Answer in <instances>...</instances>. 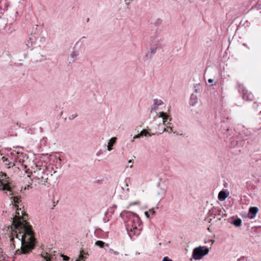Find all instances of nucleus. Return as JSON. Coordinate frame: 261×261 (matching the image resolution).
Here are the masks:
<instances>
[{
    "label": "nucleus",
    "instance_id": "obj_25",
    "mask_svg": "<svg viewBox=\"0 0 261 261\" xmlns=\"http://www.w3.org/2000/svg\"><path fill=\"white\" fill-rule=\"evenodd\" d=\"M162 261H172V260L171 259H170L168 257L166 256L163 258Z\"/></svg>",
    "mask_w": 261,
    "mask_h": 261
},
{
    "label": "nucleus",
    "instance_id": "obj_17",
    "mask_svg": "<svg viewBox=\"0 0 261 261\" xmlns=\"http://www.w3.org/2000/svg\"><path fill=\"white\" fill-rule=\"evenodd\" d=\"M232 224L235 225L236 226L239 227L242 224V220L241 219L238 218L234 221H233L232 223Z\"/></svg>",
    "mask_w": 261,
    "mask_h": 261
},
{
    "label": "nucleus",
    "instance_id": "obj_12",
    "mask_svg": "<svg viewBox=\"0 0 261 261\" xmlns=\"http://www.w3.org/2000/svg\"><path fill=\"white\" fill-rule=\"evenodd\" d=\"M12 202L14 204L13 206L14 208L18 207V205H17V203H19V202L21 201L20 199V197H19L18 196H13V197H12Z\"/></svg>",
    "mask_w": 261,
    "mask_h": 261
},
{
    "label": "nucleus",
    "instance_id": "obj_4",
    "mask_svg": "<svg viewBox=\"0 0 261 261\" xmlns=\"http://www.w3.org/2000/svg\"><path fill=\"white\" fill-rule=\"evenodd\" d=\"M22 156V153H19L15 151H12L10 154L8 155V158L3 156L2 160L3 162H5L8 160L9 163H6V165L9 166V168L15 166L16 163L17 162L21 163V157Z\"/></svg>",
    "mask_w": 261,
    "mask_h": 261
},
{
    "label": "nucleus",
    "instance_id": "obj_28",
    "mask_svg": "<svg viewBox=\"0 0 261 261\" xmlns=\"http://www.w3.org/2000/svg\"><path fill=\"white\" fill-rule=\"evenodd\" d=\"M140 138V134H138V135L135 136L134 137V139H138V138Z\"/></svg>",
    "mask_w": 261,
    "mask_h": 261
},
{
    "label": "nucleus",
    "instance_id": "obj_34",
    "mask_svg": "<svg viewBox=\"0 0 261 261\" xmlns=\"http://www.w3.org/2000/svg\"><path fill=\"white\" fill-rule=\"evenodd\" d=\"M5 163L6 164V163H9L8 160L6 161Z\"/></svg>",
    "mask_w": 261,
    "mask_h": 261
},
{
    "label": "nucleus",
    "instance_id": "obj_5",
    "mask_svg": "<svg viewBox=\"0 0 261 261\" xmlns=\"http://www.w3.org/2000/svg\"><path fill=\"white\" fill-rule=\"evenodd\" d=\"M209 249L206 246H199L195 248L192 252V257L195 260L201 259L204 255L208 254Z\"/></svg>",
    "mask_w": 261,
    "mask_h": 261
},
{
    "label": "nucleus",
    "instance_id": "obj_36",
    "mask_svg": "<svg viewBox=\"0 0 261 261\" xmlns=\"http://www.w3.org/2000/svg\"><path fill=\"white\" fill-rule=\"evenodd\" d=\"M133 165H130V168H132V167H133Z\"/></svg>",
    "mask_w": 261,
    "mask_h": 261
},
{
    "label": "nucleus",
    "instance_id": "obj_32",
    "mask_svg": "<svg viewBox=\"0 0 261 261\" xmlns=\"http://www.w3.org/2000/svg\"><path fill=\"white\" fill-rule=\"evenodd\" d=\"M109 251L111 252H113V251H114V250L112 249H110Z\"/></svg>",
    "mask_w": 261,
    "mask_h": 261
},
{
    "label": "nucleus",
    "instance_id": "obj_37",
    "mask_svg": "<svg viewBox=\"0 0 261 261\" xmlns=\"http://www.w3.org/2000/svg\"><path fill=\"white\" fill-rule=\"evenodd\" d=\"M128 162H129V163H131V162H132V160H129V161H128Z\"/></svg>",
    "mask_w": 261,
    "mask_h": 261
},
{
    "label": "nucleus",
    "instance_id": "obj_15",
    "mask_svg": "<svg viewBox=\"0 0 261 261\" xmlns=\"http://www.w3.org/2000/svg\"><path fill=\"white\" fill-rule=\"evenodd\" d=\"M95 245L99 247L100 248H102L105 246L106 247H109V245L108 244H105V243L102 241H97L95 242Z\"/></svg>",
    "mask_w": 261,
    "mask_h": 261
},
{
    "label": "nucleus",
    "instance_id": "obj_11",
    "mask_svg": "<svg viewBox=\"0 0 261 261\" xmlns=\"http://www.w3.org/2000/svg\"><path fill=\"white\" fill-rule=\"evenodd\" d=\"M117 138L116 137L112 138L108 143V150L111 151L112 149V146L116 143Z\"/></svg>",
    "mask_w": 261,
    "mask_h": 261
},
{
    "label": "nucleus",
    "instance_id": "obj_10",
    "mask_svg": "<svg viewBox=\"0 0 261 261\" xmlns=\"http://www.w3.org/2000/svg\"><path fill=\"white\" fill-rule=\"evenodd\" d=\"M198 102V98L197 96L194 94H192L190 97V103L191 106H194Z\"/></svg>",
    "mask_w": 261,
    "mask_h": 261
},
{
    "label": "nucleus",
    "instance_id": "obj_18",
    "mask_svg": "<svg viewBox=\"0 0 261 261\" xmlns=\"http://www.w3.org/2000/svg\"><path fill=\"white\" fill-rule=\"evenodd\" d=\"M41 255L45 261H50V257L47 253H44V255L42 254Z\"/></svg>",
    "mask_w": 261,
    "mask_h": 261
},
{
    "label": "nucleus",
    "instance_id": "obj_31",
    "mask_svg": "<svg viewBox=\"0 0 261 261\" xmlns=\"http://www.w3.org/2000/svg\"><path fill=\"white\" fill-rule=\"evenodd\" d=\"M149 211L152 213V214H153L154 213V211H153V210H150Z\"/></svg>",
    "mask_w": 261,
    "mask_h": 261
},
{
    "label": "nucleus",
    "instance_id": "obj_21",
    "mask_svg": "<svg viewBox=\"0 0 261 261\" xmlns=\"http://www.w3.org/2000/svg\"><path fill=\"white\" fill-rule=\"evenodd\" d=\"M77 56V55L75 53H73L71 55V57L73 58V59L72 60V62H74L75 60V59H76Z\"/></svg>",
    "mask_w": 261,
    "mask_h": 261
},
{
    "label": "nucleus",
    "instance_id": "obj_13",
    "mask_svg": "<svg viewBox=\"0 0 261 261\" xmlns=\"http://www.w3.org/2000/svg\"><path fill=\"white\" fill-rule=\"evenodd\" d=\"M258 212V208L257 207H251L249 208V213L253 215V216H251V218H253L255 215Z\"/></svg>",
    "mask_w": 261,
    "mask_h": 261
},
{
    "label": "nucleus",
    "instance_id": "obj_3",
    "mask_svg": "<svg viewBox=\"0 0 261 261\" xmlns=\"http://www.w3.org/2000/svg\"><path fill=\"white\" fill-rule=\"evenodd\" d=\"M32 174L33 180L37 184H43L48 180V173L45 168H37Z\"/></svg>",
    "mask_w": 261,
    "mask_h": 261
},
{
    "label": "nucleus",
    "instance_id": "obj_7",
    "mask_svg": "<svg viewBox=\"0 0 261 261\" xmlns=\"http://www.w3.org/2000/svg\"><path fill=\"white\" fill-rule=\"evenodd\" d=\"M163 104V101L161 99H155L153 100V104L151 107V111L156 110L158 107Z\"/></svg>",
    "mask_w": 261,
    "mask_h": 261
},
{
    "label": "nucleus",
    "instance_id": "obj_1",
    "mask_svg": "<svg viewBox=\"0 0 261 261\" xmlns=\"http://www.w3.org/2000/svg\"><path fill=\"white\" fill-rule=\"evenodd\" d=\"M14 208L16 212L12 221L14 229L11 233V248L14 249L16 244H18L21 245V247L20 250L16 251L17 254L29 253L35 246L34 234L32 226L26 220L27 215L24 214L18 207Z\"/></svg>",
    "mask_w": 261,
    "mask_h": 261
},
{
    "label": "nucleus",
    "instance_id": "obj_33",
    "mask_svg": "<svg viewBox=\"0 0 261 261\" xmlns=\"http://www.w3.org/2000/svg\"><path fill=\"white\" fill-rule=\"evenodd\" d=\"M224 217H225V218H226L227 217V215L226 214H224ZM224 220H226V218H224Z\"/></svg>",
    "mask_w": 261,
    "mask_h": 261
},
{
    "label": "nucleus",
    "instance_id": "obj_29",
    "mask_svg": "<svg viewBox=\"0 0 261 261\" xmlns=\"http://www.w3.org/2000/svg\"><path fill=\"white\" fill-rule=\"evenodd\" d=\"M214 81V80L212 79H210L208 80V82L210 83H213Z\"/></svg>",
    "mask_w": 261,
    "mask_h": 261
},
{
    "label": "nucleus",
    "instance_id": "obj_2",
    "mask_svg": "<svg viewBox=\"0 0 261 261\" xmlns=\"http://www.w3.org/2000/svg\"><path fill=\"white\" fill-rule=\"evenodd\" d=\"M122 215L129 236L132 238L134 236L138 235L139 233V229L137 228L139 220L138 216L129 212H124Z\"/></svg>",
    "mask_w": 261,
    "mask_h": 261
},
{
    "label": "nucleus",
    "instance_id": "obj_19",
    "mask_svg": "<svg viewBox=\"0 0 261 261\" xmlns=\"http://www.w3.org/2000/svg\"><path fill=\"white\" fill-rule=\"evenodd\" d=\"M130 180H131V179L129 177H127V178H125V179L124 181H125V185H126V190L127 191H129V189L128 188V184L130 182Z\"/></svg>",
    "mask_w": 261,
    "mask_h": 261
},
{
    "label": "nucleus",
    "instance_id": "obj_6",
    "mask_svg": "<svg viewBox=\"0 0 261 261\" xmlns=\"http://www.w3.org/2000/svg\"><path fill=\"white\" fill-rule=\"evenodd\" d=\"M9 181V178L7 176V174L0 172V190H8L10 192V195H13Z\"/></svg>",
    "mask_w": 261,
    "mask_h": 261
},
{
    "label": "nucleus",
    "instance_id": "obj_22",
    "mask_svg": "<svg viewBox=\"0 0 261 261\" xmlns=\"http://www.w3.org/2000/svg\"><path fill=\"white\" fill-rule=\"evenodd\" d=\"M61 256L63 257V259L65 261H68L69 260V257L66 255L62 254Z\"/></svg>",
    "mask_w": 261,
    "mask_h": 261
},
{
    "label": "nucleus",
    "instance_id": "obj_26",
    "mask_svg": "<svg viewBox=\"0 0 261 261\" xmlns=\"http://www.w3.org/2000/svg\"><path fill=\"white\" fill-rule=\"evenodd\" d=\"M77 114L72 115L69 117V119H73L76 117H77Z\"/></svg>",
    "mask_w": 261,
    "mask_h": 261
},
{
    "label": "nucleus",
    "instance_id": "obj_24",
    "mask_svg": "<svg viewBox=\"0 0 261 261\" xmlns=\"http://www.w3.org/2000/svg\"><path fill=\"white\" fill-rule=\"evenodd\" d=\"M4 258L5 256L3 254V252L0 250V260L4 259Z\"/></svg>",
    "mask_w": 261,
    "mask_h": 261
},
{
    "label": "nucleus",
    "instance_id": "obj_27",
    "mask_svg": "<svg viewBox=\"0 0 261 261\" xmlns=\"http://www.w3.org/2000/svg\"><path fill=\"white\" fill-rule=\"evenodd\" d=\"M168 128H170V130H171V131H172V128H171V127H167V128H164V132H166V131H167V132H168Z\"/></svg>",
    "mask_w": 261,
    "mask_h": 261
},
{
    "label": "nucleus",
    "instance_id": "obj_16",
    "mask_svg": "<svg viewBox=\"0 0 261 261\" xmlns=\"http://www.w3.org/2000/svg\"><path fill=\"white\" fill-rule=\"evenodd\" d=\"M139 134L140 137L143 136L147 137L151 136V135L149 132H148L146 129H143Z\"/></svg>",
    "mask_w": 261,
    "mask_h": 261
},
{
    "label": "nucleus",
    "instance_id": "obj_20",
    "mask_svg": "<svg viewBox=\"0 0 261 261\" xmlns=\"http://www.w3.org/2000/svg\"><path fill=\"white\" fill-rule=\"evenodd\" d=\"M75 261H85V257L82 254V252H81V254L79 255V257L78 259L75 260Z\"/></svg>",
    "mask_w": 261,
    "mask_h": 261
},
{
    "label": "nucleus",
    "instance_id": "obj_14",
    "mask_svg": "<svg viewBox=\"0 0 261 261\" xmlns=\"http://www.w3.org/2000/svg\"><path fill=\"white\" fill-rule=\"evenodd\" d=\"M159 117L163 118V123L164 125H166V121L168 118V115L166 114L165 113L162 112L160 113Z\"/></svg>",
    "mask_w": 261,
    "mask_h": 261
},
{
    "label": "nucleus",
    "instance_id": "obj_23",
    "mask_svg": "<svg viewBox=\"0 0 261 261\" xmlns=\"http://www.w3.org/2000/svg\"><path fill=\"white\" fill-rule=\"evenodd\" d=\"M237 261H247V257L243 256L238 259Z\"/></svg>",
    "mask_w": 261,
    "mask_h": 261
},
{
    "label": "nucleus",
    "instance_id": "obj_35",
    "mask_svg": "<svg viewBox=\"0 0 261 261\" xmlns=\"http://www.w3.org/2000/svg\"><path fill=\"white\" fill-rule=\"evenodd\" d=\"M145 214L147 215V217H148V214H147V212H146V213H145Z\"/></svg>",
    "mask_w": 261,
    "mask_h": 261
},
{
    "label": "nucleus",
    "instance_id": "obj_9",
    "mask_svg": "<svg viewBox=\"0 0 261 261\" xmlns=\"http://www.w3.org/2000/svg\"><path fill=\"white\" fill-rule=\"evenodd\" d=\"M227 197V195L226 192L224 191H221L219 193L218 198L220 201H223Z\"/></svg>",
    "mask_w": 261,
    "mask_h": 261
},
{
    "label": "nucleus",
    "instance_id": "obj_8",
    "mask_svg": "<svg viewBox=\"0 0 261 261\" xmlns=\"http://www.w3.org/2000/svg\"><path fill=\"white\" fill-rule=\"evenodd\" d=\"M253 96L251 93L246 91L243 94V99L246 100H252L253 99Z\"/></svg>",
    "mask_w": 261,
    "mask_h": 261
},
{
    "label": "nucleus",
    "instance_id": "obj_30",
    "mask_svg": "<svg viewBox=\"0 0 261 261\" xmlns=\"http://www.w3.org/2000/svg\"><path fill=\"white\" fill-rule=\"evenodd\" d=\"M113 253L115 254V255H118L119 254V253L118 252V251H113Z\"/></svg>",
    "mask_w": 261,
    "mask_h": 261
}]
</instances>
